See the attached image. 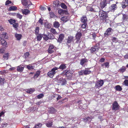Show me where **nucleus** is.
I'll list each match as a JSON object with an SVG mask.
<instances>
[{
  "label": "nucleus",
  "mask_w": 128,
  "mask_h": 128,
  "mask_svg": "<svg viewBox=\"0 0 128 128\" xmlns=\"http://www.w3.org/2000/svg\"><path fill=\"white\" fill-rule=\"evenodd\" d=\"M22 4L26 8H29L30 6L32 5L29 0H21Z\"/></svg>",
  "instance_id": "1"
},
{
  "label": "nucleus",
  "mask_w": 128,
  "mask_h": 128,
  "mask_svg": "<svg viewBox=\"0 0 128 128\" xmlns=\"http://www.w3.org/2000/svg\"><path fill=\"white\" fill-rule=\"evenodd\" d=\"M58 68L56 67L53 68L51 71L48 72L47 74L48 75L50 78H52L56 73L57 72L56 71Z\"/></svg>",
  "instance_id": "2"
},
{
  "label": "nucleus",
  "mask_w": 128,
  "mask_h": 128,
  "mask_svg": "<svg viewBox=\"0 0 128 128\" xmlns=\"http://www.w3.org/2000/svg\"><path fill=\"white\" fill-rule=\"evenodd\" d=\"M119 106L116 101H114L112 104V109L113 110H117L119 108Z\"/></svg>",
  "instance_id": "3"
},
{
  "label": "nucleus",
  "mask_w": 128,
  "mask_h": 128,
  "mask_svg": "<svg viewBox=\"0 0 128 128\" xmlns=\"http://www.w3.org/2000/svg\"><path fill=\"white\" fill-rule=\"evenodd\" d=\"M113 30L111 28H108L104 33L105 36L107 37L108 36L112 34L113 32Z\"/></svg>",
  "instance_id": "4"
},
{
  "label": "nucleus",
  "mask_w": 128,
  "mask_h": 128,
  "mask_svg": "<svg viewBox=\"0 0 128 128\" xmlns=\"http://www.w3.org/2000/svg\"><path fill=\"white\" fill-rule=\"evenodd\" d=\"M104 83V82L103 80H98L96 82L95 86L97 88H100L102 86Z\"/></svg>",
  "instance_id": "5"
},
{
  "label": "nucleus",
  "mask_w": 128,
  "mask_h": 128,
  "mask_svg": "<svg viewBox=\"0 0 128 128\" xmlns=\"http://www.w3.org/2000/svg\"><path fill=\"white\" fill-rule=\"evenodd\" d=\"M96 9H95L94 8H93L90 6H88L86 8L88 11H90L92 12H97L98 11L99 8L98 7L96 6Z\"/></svg>",
  "instance_id": "6"
},
{
  "label": "nucleus",
  "mask_w": 128,
  "mask_h": 128,
  "mask_svg": "<svg viewBox=\"0 0 128 128\" xmlns=\"http://www.w3.org/2000/svg\"><path fill=\"white\" fill-rule=\"evenodd\" d=\"M99 16L100 17H102L103 19L106 18L107 17L106 12L102 10L99 12Z\"/></svg>",
  "instance_id": "7"
},
{
  "label": "nucleus",
  "mask_w": 128,
  "mask_h": 128,
  "mask_svg": "<svg viewBox=\"0 0 128 128\" xmlns=\"http://www.w3.org/2000/svg\"><path fill=\"white\" fill-rule=\"evenodd\" d=\"M58 82L59 83V84H60L61 85H63L66 83V82L64 79L60 78V80H58Z\"/></svg>",
  "instance_id": "8"
},
{
  "label": "nucleus",
  "mask_w": 128,
  "mask_h": 128,
  "mask_svg": "<svg viewBox=\"0 0 128 128\" xmlns=\"http://www.w3.org/2000/svg\"><path fill=\"white\" fill-rule=\"evenodd\" d=\"M54 49L53 45H50L49 46L48 50V52L49 53L52 54L54 51Z\"/></svg>",
  "instance_id": "9"
},
{
  "label": "nucleus",
  "mask_w": 128,
  "mask_h": 128,
  "mask_svg": "<svg viewBox=\"0 0 128 128\" xmlns=\"http://www.w3.org/2000/svg\"><path fill=\"white\" fill-rule=\"evenodd\" d=\"M107 4V2L106 0H104L102 2H100V7L102 8H103L105 7Z\"/></svg>",
  "instance_id": "10"
},
{
  "label": "nucleus",
  "mask_w": 128,
  "mask_h": 128,
  "mask_svg": "<svg viewBox=\"0 0 128 128\" xmlns=\"http://www.w3.org/2000/svg\"><path fill=\"white\" fill-rule=\"evenodd\" d=\"M82 34L80 32H78L76 34V37L77 41L76 42V43H78L81 38Z\"/></svg>",
  "instance_id": "11"
},
{
  "label": "nucleus",
  "mask_w": 128,
  "mask_h": 128,
  "mask_svg": "<svg viewBox=\"0 0 128 128\" xmlns=\"http://www.w3.org/2000/svg\"><path fill=\"white\" fill-rule=\"evenodd\" d=\"M22 66H22L21 65H20L18 66L17 67V71L19 72H22L23 70L24 69V67H23Z\"/></svg>",
  "instance_id": "12"
},
{
  "label": "nucleus",
  "mask_w": 128,
  "mask_h": 128,
  "mask_svg": "<svg viewBox=\"0 0 128 128\" xmlns=\"http://www.w3.org/2000/svg\"><path fill=\"white\" fill-rule=\"evenodd\" d=\"M21 11L22 13L26 15L30 13V11L27 9H22L21 10Z\"/></svg>",
  "instance_id": "13"
},
{
  "label": "nucleus",
  "mask_w": 128,
  "mask_h": 128,
  "mask_svg": "<svg viewBox=\"0 0 128 128\" xmlns=\"http://www.w3.org/2000/svg\"><path fill=\"white\" fill-rule=\"evenodd\" d=\"M84 75H86L90 74L92 72V71L90 70V68H86L84 70Z\"/></svg>",
  "instance_id": "14"
},
{
  "label": "nucleus",
  "mask_w": 128,
  "mask_h": 128,
  "mask_svg": "<svg viewBox=\"0 0 128 128\" xmlns=\"http://www.w3.org/2000/svg\"><path fill=\"white\" fill-rule=\"evenodd\" d=\"M72 72L71 70H68L66 73V75L67 76L69 77L72 76Z\"/></svg>",
  "instance_id": "15"
},
{
  "label": "nucleus",
  "mask_w": 128,
  "mask_h": 128,
  "mask_svg": "<svg viewBox=\"0 0 128 128\" xmlns=\"http://www.w3.org/2000/svg\"><path fill=\"white\" fill-rule=\"evenodd\" d=\"M49 112L51 114H54L56 112V110L55 108L52 107H50L49 110Z\"/></svg>",
  "instance_id": "16"
},
{
  "label": "nucleus",
  "mask_w": 128,
  "mask_h": 128,
  "mask_svg": "<svg viewBox=\"0 0 128 128\" xmlns=\"http://www.w3.org/2000/svg\"><path fill=\"white\" fill-rule=\"evenodd\" d=\"M117 8V6L116 4H113L110 7V9L111 10L114 11Z\"/></svg>",
  "instance_id": "17"
},
{
  "label": "nucleus",
  "mask_w": 128,
  "mask_h": 128,
  "mask_svg": "<svg viewBox=\"0 0 128 128\" xmlns=\"http://www.w3.org/2000/svg\"><path fill=\"white\" fill-rule=\"evenodd\" d=\"M87 62V60L85 58L82 59L80 60V64L81 65H83Z\"/></svg>",
  "instance_id": "18"
},
{
  "label": "nucleus",
  "mask_w": 128,
  "mask_h": 128,
  "mask_svg": "<svg viewBox=\"0 0 128 128\" xmlns=\"http://www.w3.org/2000/svg\"><path fill=\"white\" fill-rule=\"evenodd\" d=\"M74 40V38L72 36L68 37L67 39V42L69 43L71 42H73Z\"/></svg>",
  "instance_id": "19"
},
{
  "label": "nucleus",
  "mask_w": 128,
  "mask_h": 128,
  "mask_svg": "<svg viewBox=\"0 0 128 128\" xmlns=\"http://www.w3.org/2000/svg\"><path fill=\"white\" fill-rule=\"evenodd\" d=\"M0 42H1L3 46H6L7 44V42L3 39L1 38H0Z\"/></svg>",
  "instance_id": "20"
},
{
  "label": "nucleus",
  "mask_w": 128,
  "mask_h": 128,
  "mask_svg": "<svg viewBox=\"0 0 128 128\" xmlns=\"http://www.w3.org/2000/svg\"><path fill=\"white\" fill-rule=\"evenodd\" d=\"M61 19V20L65 22L69 19V18L68 16H64Z\"/></svg>",
  "instance_id": "21"
},
{
  "label": "nucleus",
  "mask_w": 128,
  "mask_h": 128,
  "mask_svg": "<svg viewBox=\"0 0 128 128\" xmlns=\"http://www.w3.org/2000/svg\"><path fill=\"white\" fill-rule=\"evenodd\" d=\"M126 68L124 66H122L118 70V72H123L126 70Z\"/></svg>",
  "instance_id": "22"
},
{
  "label": "nucleus",
  "mask_w": 128,
  "mask_h": 128,
  "mask_svg": "<svg viewBox=\"0 0 128 128\" xmlns=\"http://www.w3.org/2000/svg\"><path fill=\"white\" fill-rule=\"evenodd\" d=\"M15 36L17 40H20L22 36L21 34H18L17 33L15 34Z\"/></svg>",
  "instance_id": "23"
},
{
  "label": "nucleus",
  "mask_w": 128,
  "mask_h": 128,
  "mask_svg": "<svg viewBox=\"0 0 128 128\" xmlns=\"http://www.w3.org/2000/svg\"><path fill=\"white\" fill-rule=\"evenodd\" d=\"M64 37V35L63 34H60L58 39V41L59 42H61L62 40H63Z\"/></svg>",
  "instance_id": "24"
},
{
  "label": "nucleus",
  "mask_w": 128,
  "mask_h": 128,
  "mask_svg": "<svg viewBox=\"0 0 128 128\" xmlns=\"http://www.w3.org/2000/svg\"><path fill=\"white\" fill-rule=\"evenodd\" d=\"M1 35H0V38H1V37L2 39L3 38L7 39L8 38L7 34L6 32Z\"/></svg>",
  "instance_id": "25"
},
{
  "label": "nucleus",
  "mask_w": 128,
  "mask_h": 128,
  "mask_svg": "<svg viewBox=\"0 0 128 128\" xmlns=\"http://www.w3.org/2000/svg\"><path fill=\"white\" fill-rule=\"evenodd\" d=\"M81 21L82 23H87V19L86 17L83 16L81 18Z\"/></svg>",
  "instance_id": "26"
},
{
  "label": "nucleus",
  "mask_w": 128,
  "mask_h": 128,
  "mask_svg": "<svg viewBox=\"0 0 128 128\" xmlns=\"http://www.w3.org/2000/svg\"><path fill=\"white\" fill-rule=\"evenodd\" d=\"M17 8L15 6H12L10 7L8 10L10 11L16 10H17Z\"/></svg>",
  "instance_id": "27"
},
{
  "label": "nucleus",
  "mask_w": 128,
  "mask_h": 128,
  "mask_svg": "<svg viewBox=\"0 0 128 128\" xmlns=\"http://www.w3.org/2000/svg\"><path fill=\"white\" fill-rule=\"evenodd\" d=\"M9 54L8 53H6L3 56L4 59V60H7L8 58Z\"/></svg>",
  "instance_id": "28"
},
{
  "label": "nucleus",
  "mask_w": 128,
  "mask_h": 128,
  "mask_svg": "<svg viewBox=\"0 0 128 128\" xmlns=\"http://www.w3.org/2000/svg\"><path fill=\"white\" fill-rule=\"evenodd\" d=\"M54 27L56 28H58L60 26L59 23L57 22H55L54 23Z\"/></svg>",
  "instance_id": "29"
},
{
  "label": "nucleus",
  "mask_w": 128,
  "mask_h": 128,
  "mask_svg": "<svg viewBox=\"0 0 128 128\" xmlns=\"http://www.w3.org/2000/svg\"><path fill=\"white\" fill-rule=\"evenodd\" d=\"M14 15L16 16V17L20 19H21L22 18V16L19 13H15L14 14Z\"/></svg>",
  "instance_id": "30"
},
{
  "label": "nucleus",
  "mask_w": 128,
  "mask_h": 128,
  "mask_svg": "<svg viewBox=\"0 0 128 128\" xmlns=\"http://www.w3.org/2000/svg\"><path fill=\"white\" fill-rule=\"evenodd\" d=\"M52 121L49 120L48 122L46 124V126L48 127H50L52 126Z\"/></svg>",
  "instance_id": "31"
},
{
  "label": "nucleus",
  "mask_w": 128,
  "mask_h": 128,
  "mask_svg": "<svg viewBox=\"0 0 128 128\" xmlns=\"http://www.w3.org/2000/svg\"><path fill=\"white\" fill-rule=\"evenodd\" d=\"M98 46H96L92 47L90 50L91 51L92 53L95 52L96 50V49L98 48Z\"/></svg>",
  "instance_id": "32"
},
{
  "label": "nucleus",
  "mask_w": 128,
  "mask_h": 128,
  "mask_svg": "<svg viewBox=\"0 0 128 128\" xmlns=\"http://www.w3.org/2000/svg\"><path fill=\"white\" fill-rule=\"evenodd\" d=\"M65 12V11L62 9H60L58 10V12L59 14L61 15H62Z\"/></svg>",
  "instance_id": "33"
},
{
  "label": "nucleus",
  "mask_w": 128,
  "mask_h": 128,
  "mask_svg": "<svg viewBox=\"0 0 128 128\" xmlns=\"http://www.w3.org/2000/svg\"><path fill=\"white\" fill-rule=\"evenodd\" d=\"M116 90L117 91H120L122 90V88L119 85H117L116 86Z\"/></svg>",
  "instance_id": "34"
},
{
  "label": "nucleus",
  "mask_w": 128,
  "mask_h": 128,
  "mask_svg": "<svg viewBox=\"0 0 128 128\" xmlns=\"http://www.w3.org/2000/svg\"><path fill=\"white\" fill-rule=\"evenodd\" d=\"M34 91V89L30 88V89L27 90L26 92L28 93L31 94Z\"/></svg>",
  "instance_id": "35"
},
{
  "label": "nucleus",
  "mask_w": 128,
  "mask_h": 128,
  "mask_svg": "<svg viewBox=\"0 0 128 128\" xmlns=\"http://www.w3.org/2000/svg\"><path fill=\"white\" fill-rule=\"evenodd\" d=\"M42 36H43L42 35H41L40 34H38L37 37V40L38 41H40L41 40Z\"/></svg>",
  "instance_id": "36"
},
{
  "label": "nucleus",
  "mask_w": 128,
  "mask_h": 128,
  "mask_svg": "<svg viewBox=\"0 0 128 128\" xmlns=\"http://www.w3.org/2000/svg\"><path fill=\"white\" fill-rule=\"evenodd\" d=\"M13 26L16 30H18V23H15V22L13 24Z\"/></svg>",
  "instance_id": "37"
},
{
  "label": "nucleus",
  "mask_w": 128,
  "mask_h": 128,
  "mask_svg": "<svg viewBox=\"0 0 128 128\" xmlns=\"http://www.w3.org/2000/svg\"><path fill=\"white\" fill-rule=\"evenodd\" d=\"M40 72L39 71L37 72L36 73L34 76V78H37L40 75Z\"/></svg>",
  "instance_id": "38"
},
{
  "label": "nucleus",
  "mask_w": 128,
  "mask_h": 128,
  "mask_svg": "<svg viewBox=\"0 0 128 128\" xmlns=\"http://www.w3.org/2000/svg\"><path fill=\"white\" fill-rule=\"evenodd\" d=\"M8 21L11 24H12L16 22L15 20L12 19L8 20Z\"/></svg>",
  "instance_id": "39"
},
{
  "label": "nucleus",
  "mask_w": 128,
  "mask_h": 128,
  "mask_svg": "<svg viewBox=\"0 0 128 128\" xmlns=\"http://www.w3.org/2000/svg\"><path fill=\"white\" fill-rule=\"evenodd\" d=\"M66 68V66L65 64H62L59 67V68L60 69L63 70L65 69Z\"/></svg>",
  "instance_id": "40"
},
{
  "label": "nucleus",
  "mask_w": 128,
  "mask_h": 128,
  "mask_svg": "<svg viewBox=\"0 0 128 128\" xmlns=\"http://www.w3.org/2000/svg\"><path fill=\"white\" fill-rule=\"evenodd\" d=\"M126 2H125L124 0L123 1L122 4V7L123 8H125L126 6H128V5H126Z\"/></svg>",
  "instance_id": "41"
},
{
  "label": "nucleus",
  "mask_w": 128,
  "mask_h": 128,
  "mask_svg": "<svg viewBox=\"0 0 128 128\" xmlns=\"http://www.w3.org/2000/svg\"><path fill=\"white\" fill-rule=\"evenodd\" d=\"M27 68L28 70H31L34 68V66L31 64H29L27 66Z\"/></svg>",
  "instance_id": "42"
},
{
  "label": "nucleus",
  "mask_w": 128,
  "mask_h": 128,
  "mask_svg": "<svg viewBox=\"0 0 128 128\" xmlns=\"http://www.w3.org/2000/svg\"><path fill=\"white\" fill-rule=\"evenodd\" d=\"M50 31L51 32L54 34H57L55 30L53 28H51Z\"/></svg>",
  "instance_id": "43"
},
{
  "label": "nucleus",
  "mask_w": 128,
  "mask_h": 128,
  "mask_svg": "<svg viewBox=\"0 0 128 128\" xmlns=\"http://www.w3.org/2000/svg\"><path fill=\"white\" fill-rule=\"evenodd\" d=\"M48 36L49 39H53L54 38V36L52 34H49Z\"/></svg>",
  "instance_id": "44"
},
{
  "label": "nucleus",
  "mask_w": 128,
  "mask_h": 128,
  "mask_svg": "<svg viewBox=\"0 0 128 128\" xmlns=\"http://www.w3.org/2000/svg\"><path fill=\"white\" fill-rule=\"evenodd\" d=\"M78 73L80 75H84V70L79 72Z\"/></svg>",
  "instance_id": "45"
},
{
  "label": "nucleus",
  "mask_w": 128,
  "mask_h": 128,
  "mask_svg": "<svg viewBox=\"0 0 128 128\" xmlns=\"http://www.w3.org/2000/svg\"><path fill=\"white\" fill-rule=\"evenodd\" d=\"M5 79L4 78H1L0 77V84H4Z\"/></svg>",
  "instance_id": "46"
},
{
  "label": "nucleus",
  "mask_w": 128,
  "mask_h": 128,
  "mask_svg": "<svg viewBox=\"0 0 128 128\" xmlns=\"http://www.w3.org/2000/svg\"><path fill=\"white\" fill-rule=\"evenodd\" d=\"M39 28L38 27H37L36 28L35 30L36 34H38L39 32Z\"/></svg>",
  "instance_id": "47"
},
{
  "label": "nucleus",
  "mask_w": 128,
  "mask_h": 128,
  "mask_svg": "<svg viewBox=\"0 0 128 128\" xmlns=\"http://www.w3.org/2000/svg\"><path fill=\"white\" fill-rule=\"evenodd\" d=\"M44 96V94H41L37 96V98L38 99H40L42 98Z\"/></svg>",
  "instance_id": "48"
},
{
  "label": "nucleus",
  "mask_w": 128,
  "mask_h": 128,
  "mask_svg": "<svg viewBox=\"0 0 128 128\" xmlns=\"http://www.w3.org/2000/svg\"><path fill=\"white\" fill-rule=\"evenodd\" d=\"M87 23H82V28H85L86 27Z\"/></svg>",
  "instance_id": "49"
},
{
  "label": "nucleus",
  "mask_w": 128,
  "mask_h": 128,
  "mask_svg": "<svg viewBox=\"0 0 128 128\" xmlns=\"http://www.w3.org/2000/svg\"><path fill=\"white\" fill-rule=\"evenodd\" d=\"M61 6L63 8L66 9L67 8L66 6L64 3H62L61 4Z\"/></svg>",
  "instance_id": "50"
},
{
  "label": "nucleus",
  "mask_w": 128,
  "mask_h": 128,
  "mask_svg": "<svg viewBox=\"0 0 128 128\" xmlns=\"http://www.w3.org/2000/svg\"><path fill=\"white\" fill-rule=\"evenodd\" d=\"M123 19L124 20H127V19H128V16L125 14H123Z\"/></svg>",
  "instance_id": "51"
},
{
  "label": "nucleus",
  "mask_w": 128,
  "mask_h": 128,
  "mask_svg": "<svg viewBox=\"0 0 128 128\" xmlns=\"http://www.w3.org/2000/svg\"><path fill=\"white\" fill-rule=\"evenodd\" d=\"M29 53L28 52H26L24 54V57L26 58H27L29 55Z\"/></svg>",
  "instance_id": "52"
},
{
  "label": "nucleus",
  "mask_w": 128,
  "mask_h": 128,
  "mask_svg": "<svg viewBox=\"0 0 128 128\" xmlns=\"http://www.w3.org/2000/svg\"><path fill=\"white\" fill-rule=\"evenodd\" d=\"M124 83L126 86H128V80H125L124 82Z\"/></svg>",
  "instance_id": "53"
},
{
  "label": "nucleus",
  "mask_w": 128,
  "mask_h": 128,
  "mask_svg": "<svg viewBox=\"0 0 128 128\" xmlns=\"http://www.w3.org/2000/svg\"><path fill=\"white\" fill-rule=\"evenodd\" d=\"M6 49L5 48H2L0 49V53H2Z\"/></svg>",
  "instance_id": "54"
},
{
  "label": "nucleus",
  "mask_w": 128,
  "mask_h": 128,
  "mask_svg": "<svg viewBox=\"0 0 128 128\" xmlns=\"http://www.w3.org/2000/svg\"><path fill=\"white\" fill-rule=\"evenodd\" d=\"M42 126V124L40 123H38V124L36 125V126H37V128H40Z\"/></svg>",
  "instance_id": "55"
},
{
  "label": "nucleus",
  "mask_w": 128,
  "mask_h": 128,
  "mask_svg": "<svg viewBox=\"0 0 128 128\" xmlns=\"http://www.w3.org/2000/svg\"><path fill=\"white\" fill-rule=\"evenodd\" d=\"M43 38L44 40H48V39H49L48 37V36H46V35L44 36L43 37Z\"/></svg>",
  "instance_id": "56"
},
{
  "label": "nucleus",
  "mask_w": 128,
  "mask_h": 128,
  "mask_svg": "<svg viewBox=\"0 0 128 128\" xmlns=\"http://www.w3.org/2000/svg\"><path fill=\"white\" fill-rule=\"evenodd\" d=\"M104 64L106 67L108 68L109 67V64L108 62H106L104 63Z\"/></svg>",
  "instance_id": "57"
},
{
  "label": "nucleus",
  "mask_w": 128,
  "mask_h": 128,
  "mask_svg": "<svg viewBox=\"0 0 128 128\" xmlns=\"http://www.w3.org/2000/svg\"><path fill=\"white\" fill-rule=\"evenodd\" d=\"M34 108L33 107H32L28 109V112H30L31 111H33L34 110Z\"/></svg>",
  "instance_id": "58"
},
{
  "label": "nucleus",
  "mask_w": 128,
  "mask_h": 128,
  "mask_svg": "<svg viewBox=\"0 0 128 128\" xmlns=\"http://www.w3.org/2000/svg\"><path fill=\"white\" fill-rule=\"evenodd\" d=\"M40 9L42 10H45L46 9V8L44 7L41 6L40 8Z\"/></svg>",
  "instance_id": "59"
},
{
  "label": "nucleus",
  "mask_w": 128,
  "mask_h": 128,
  "mask_svg": "<svg viewBox=\"0 0 128 128\" xmlns=\"http://www.w3.org/2000/svg\"><path fill=\"white\" fill-rule=\"evenodd\" d=\"M50 16L52 18L53 17H54V14L53 12H50Z\"/></svg>",
  "instance_id": "60"
},
{
  "label": "nucleus",
  "mask_w": 128,
  "mask_h": 128,
  "mask_svg": "<svg viewBox=\"0 0 128 128\" xmlns=\"http://www.w3.org/2000/svg\"><path fill=\"white\" fill-rule=\"evenodd\" d=\"M112 40L114 42H116V38L115 37H113L112 38Z\"/></svg>",
  "instance_id": "61"
},
{
  "label": "nucleus",
  "mask_w": 128,
  "mask_h": 128,
  "mask_svg": "<svg viewBox=\"0 0 128 128\" xmlns=\"http://www.w3.org/2000/svg\"><path fill=\"white\" fill-rule=\"evenodd\" d=\"M62 97L60 96L59 95H58L57 97L56 98V99L57 100H58L61 98Z\"/></svg>",
  "instance_id": "62"
},
{
  "label": "nucleus",
  "mask_w": 128,
  "mask_h": 128,
  "mask_svg": "<svg viewBox=\"0 0 128 128\" xmlns=\"http://www.w3.org/2000/svg\"><path fill=\"white\" fill-rule=\"evenodd\" d=\"M8 125V124L7 123H4L3 124H2V126L3 127H6L7 125Z\"/></svg>",
  "instance_id": "63"
},
{
  "label": "nucleus",
  "mask_w": 128,
  "mask_h": 128,
  "mask_svg": "<svg viewBox=\"0 0 128 128\" xmlns=\"http://www.w3.org/2000/svg\"><path fill=\"white\" fill-rule=\"evenodd\" d=\"M11 2L9 0L7 1L5 3V4L6 5H8L11 3Z\"/></svg>",
  "instance_id": "64"
}]
</instances>
